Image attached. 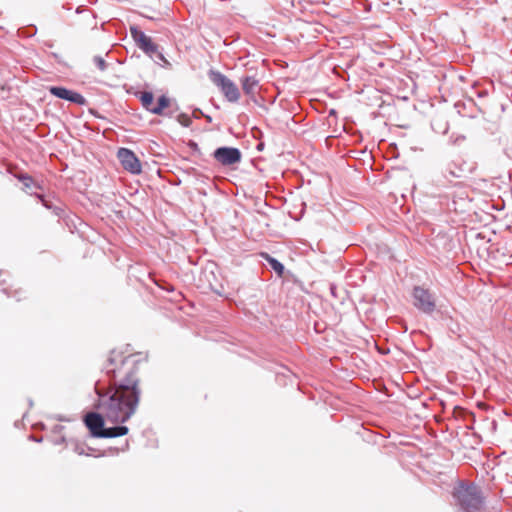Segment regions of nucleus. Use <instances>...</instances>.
I'll list each match as a JSON object with an SVG mask.
<instances>
[{
    "label": "nucleus",
    "instance_id": "obj_1",
    "mask_svg": "<svg viewBox=\"0 0 512 512\" xmlns=\"http://www.w3.org/2000/svg\"><path fill=\"white\" fill-rule=\"evenodd\" d=\"M144 366L138 354L113 349L107 358L105 370L110 385L105 392L98 391L101 414L89 412L84 423L95 438H116L128 434L129 429L121 424L129 421L137 412L141 386L140 375Z\"/></svg>",
    "mask_w": 512,
    "mask_h": 512
},
{
    "label": "nucleus",
    "instance_id": "obj_2",
    "mask_svg": "<svg viewBox=\"0 0 512 512\" xmlns=\"http://www.w3.org/2000/svg\"><path fill=\"white\" fill-rule=\"evenodd\" d=\"M455 497L466 512H478L482 508L483 497L478 487L474 485L459 486L455 491Z\"/></svg>",
    "mask_w": 512,
    "mask_h": 512
},
{
    "label": "nucleus",
    "instance_id": "obj_3",
    "mask_svg": "<svg viewBox=\"0 0 512 512\" xmlns=\"http://www.w3.org/2000/svg\"><path fill=\"white\" fill-rule=\"evenodd\" d=\"M212 82L221 89L227 101L236 103L240 99V90L237 85L228 77L220 72H213L211 75Z\"/></svg>",
    "mask_w": 512,
    "mask_h": 512
},
{
    "label": "nucleus",
    "instance_id": "obj_4",
    "mask_svg": "<svg viewBox=\"0 0 512 512\" xmlns=\"http://www.w3.org/2000/svg\"><path fill=\"white\" fill-rule=\"evenodd\" d=\"M414 306L423 313L430 314L436 308L433 295L428 289L416 286L413 289Z\"/></svg>",
    "mask_w": 512,
    "mask_h": 512
},
{
    "label": "nucleus",
    "instance_id": "obj_5",
    "mask_svg": "<svg viewBox=\"0 0 512 512\" xmlns=\"http://www.w3.org/2000/svg\"><path fill=\"white\" fill-rule=\"evenodd\" d=\"M139 99L147 111L156 115H161L163 110L170 106V99L165 95L158 99L157 104H154V96L151 92L140 93Z\"/></svg>",
    "mask_w": 512,
    "mask_h": 512
},
{
    "label": "nucleus",
    "instance_id": "obj_6",
    "mask_svg": "<svg viewBox=\"0 0 512 512\" xmlns=\"http://www.w3.org/2000/svg\"><path fill=\"white\" fill-rule=\"evenodd\" d=\"M117 157L123 168L132 174H140L142 166L136 155L129 149L121 148L117 153Z\"/></svg>",
    "mask_w": 512,
    "mask_h": 512
},
{
    "label": "nucleus",
    "instance_id": "obj_7",
    "mask_svg": "<svg viewBox=\"0 0 512 512\" xmlns=\"http://www.w3.org/2000/svg\"><path fill=\"white\" fill-rule=\"evenodd\" d=\"M215 160L224 166H230L240 162L241 153L237 148L220 147L213 153Z\"/></svg>",
    "mask_w": 512,
    "mask_h": 512
},
{
    "label": "nucleus",
    "instance_id": "obj_8",
    "mask_svg": "<svg viewBox=\"0 0 512 512\" xmlns=\"http://www.w3.org/2000/svg\"><path fill=\"white\" fill-rule=\"evenodd\" d=\"M49 92L60 99L70 101L78 105H86L87 101L80 93L69 90L65 87L51 86Z\"/></svg>",
    "mask_w": 512,
    "mask_h": 512
},
{
    "label": "nucleus",
    "instance_id": "obj_9",
    "mask_svg": "<svg viewBox=\"0 0 512 512\" xmlns=\"http://www.w3.org/2000/svg\"><path fill=\"white\" fill-rule=\"evenodd\" d=\"M131 35L137 43L138 47L144 52L152 55L158 51L157 45L154 44L152 39L141 30L135 27H131Z\"/></svg>",
    "mask_w": 512,
    "mask_h": 512
},
{
    "label": "nucleus",
    "instance_id": "obj_10",
    "mask_svg": "<svg viewBox=\"0 0 512 512\" xmlns=\"http://www.w3.org/2000/svg\"><path fill=\"white\" fill-rule=\"evenodd\" d=\"M200 280L207 284V287L213 292L220 295L224 292V287L217 281V277L213 269L209 270L205 268L202 270Z\"/></svg>",
    "mask_w": 512,
    "mask_h": 512
},
{
    "label": "nucleus",
    "instance_id": "obj_11",
    "mask_svg": "<svg viewBox=\"0 0 512 512\" xmlns=\"http://www.w3.org/2000/svg\"><path fill=\"white\" fill-rule=\"evenodd\" d=\"M241 84L244 93L253 96L259 86V80L254 76H246L241 80Z\"/></svg>",
    "mask_w": 512,
    "mask_h": 512
},
{
    "label": "nucleus",
    "instance_id": "obj_12",
    "mask_svg": "<svg viewBox=\"0 0 512 512\" xmlns=\"http://www.w3.org/2000/svg\"><path fill=\"white\" fill-rule=\"evenodd\" d=\"M17 178L23 183L25 190H32L33 188L38 187L33 178L27 174H19L17 175Z\"/></svg>",
    "mask_w": 512,
    "mask_h": 512
},
{
    "label": "nucleus",
    "instance_id": "obj_13",
    "mask_svg": "<svg viewBox=\"0 0 512 512\" xmlns=\"http://www.w3.org/2000/svg\"><path fill=\"white\" fill-rule=\"evenodd\" d=\"M263 256L265 257V259L269 262V264L271 265V267L273 268V270L278 274V275H282L283 274V271H284V266L279 262L277 261L276 259L270 257L268 254H263Z\"/></svg>",
    "mask_w": 512,
    "mask_h": 512
},
{
    "label": "nucleus",
    "instance_id": "obj_14",
    "mask_svg": "<svg viewBox=\"0 0 512 512\" xmlns=\"http://www.w3.org/2000/svg\"><path fill=\"white\" fill-rule=\"evenodd\" d=\"M177 121L179 124H181L183 127H189L192 123V119L188 114L181 113L177 117Z\"/></svg>",
    "mask_w": 512,
    "mask_h": 512
},
{
    "label": "nucleus",
    "instance_id": "obj_15",
    "mask_svg": "<svg viewBox=\"0 0 512 512\" xmlns=\"http://www.w3.org/2000/svg\"><path fill=\"white\" fill-rule=\"evenodd\" d=\"M94 62H95V65L97 66V68L100 71H104L106 69V62H105V60L102 57L96 56L94 58Z\"/></svg>",
    "mask_w": 512,
    "mask_h": 512
},
{
    "label": "nucleus",
    "instance_id": "obj_16",
    "mask_svg": "<svg viewBox=\"0 0 512 512\" xmlns=\"http://www.w3.org/2000/svg\"><path fill=\"white\" fill-rule=\"evenodd\" d=\"M3 292H4L5 294H7L8 296L16 297V294H18V292H19V291L14 290V292H13V293H9L6 289H4V290H3Z\"/></svg>",
    "mask_w": 512,
    "mask_h": 512
},
{
    "label": "nucleus",
    "instance_id": "obj_17",
    "mask_svg": "<svg viewBox=\"0 0 512 512\" xmlns=\"http://www.w3.org/2000/svg\"><path fill=\"white\" fill-rule=\"evenodd\" d=\"M23 298L21 297H17V301H21Z\"/></svg>",
    "mask_w": 512,
    "mask_h": 512
}]
</instances>
